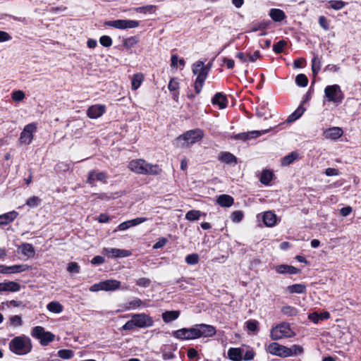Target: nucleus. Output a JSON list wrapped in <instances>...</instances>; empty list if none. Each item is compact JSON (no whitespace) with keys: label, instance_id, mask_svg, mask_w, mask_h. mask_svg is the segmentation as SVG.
Here are the masks:
<instances>
[{"label":"nucleus","instance_id":"nucleus-1","mask_svg":"<svg viewBox=\"0 0 361 361\" xmlns=\"http://www.w3.org/2000/svg\"><path fill=\"white\" fill-rule=\"evenodd\" d=\"M9 350L16 355L28 354L32 348L31 339L25 335L14 337L8 344Z\"/></svg>","mask_w":361,"mask_h":361},{"label":"nucleus","instance_id":"nucleus-2","mask_svg":"<svg viewBox=\"0 0 361 361\" xmlns=\"http://www.w3.org/2000/svg\"><path fill=\"white\" fill-rule=\"evenodd\" d=\"M128 168L138 174L157 175L161 171L158 165L149 164L144 159L132 160L128 164Z\"/></svg>","mask_w":361,"mask_h":361},{"label":"nucleus","instance_id":"nucleus-3","mask_svg":"<svg viewBox=\"0 0 361 361\" xmlns=\"http://www.w3.org/2000/svg\"><path fill=\"white\" fill-rule=\"evenodd\" d=\"M192 73L197 75L195 81L194 87L197 94H199L203 87L204 82L206 80L209 68L204 66V62L198 61L192 65Z\"/></svg>","mask_w":361,"mask_h":361},{"label":"nucleus","instance_id":"nucleus-4","mask_svg":"<svg viewBox=\"0 0 361 361\" xmlns=\"http://www.w3.org/2000/svg\"><path fill=\"white\" fill-rule=\"evenodd\" d=\"M204 136V133L200 129H195L185 132L177 138V142H181L182 147H188L201 140Z\"/></svg>","mask_w":361,"mask_h":361},{"label":"nucleus","instance_id":"nucleus-5","mask_svg":"<svg viewBox=\"0 0 361 361\" xmlns=\"http://www.w3.org/2000/svg\"><path fill=\"white\" fill-rule=\"evenodd\" d=\"M295 334L291 330L289 324L286 323L280 324L271 329L270 337L272 340L276 341L283 338H291Z\"/></svg>","mask_w":361,"mask_h":361},{"label":"nucleus","instance_id":"nucleus-6","mask_svg":"<svg viewBox=\"0 0 361 361\" xmlns=\"http://www.w3.org/2000/svg\"><path fill=\"white\" fill-rule=\"evenodd\" d=\"M324 94L327 100L333 103H341L343 93L338 85H327L324 89Z\"/></svg>","mask_w":361,"mask_h":361},{"label":"nucleus","instance_id":"nucleus-7","mask_svg":"<svg viewBox=\"0 0 361 361\" xmlns=\"http://www.w3.org/2000/svg\"><path fill=\"white\" fill-rule=\"evenodd\" d=\"M31 335L39 339L42 345H47L54 339V335L52 333L45 331L44 329L40 326L34 327L31 331Z\"/></svg>","mask_w":361,"mask_h":361},{"label":"nucleus","instance_id":"nucleus-8","mask_svg":"<svg viewBox=\"0 0 361 361\" xmlns=\"http://www.w3.org/2000/svg\"><path fill=\"white\" fill-rule=\"evenodd\" d=\"M106 25L124 30V29H128V28H135L139 26L140 23L137 20H111L106 22L105 23Z\"/></svg>","mask_w":361,"mask_h":361},{"label":"nucleus","instance_id":"nucleus-9","mask_svg":"<svg viewBox=\"0 0 361 361\" xmlns=\"http://www.w3.org/2000/svg\"><path fill=\"white\" fill-rule=\"evenodd\" d=\"M267 353L280 357H288V348L278 343H271L266 347Z\"/></svg>","mask_w":361,"mask_h":361},{"label":"nucleus","instance_id":"nucleus-10","mask_svg":"<svg viewBox=\"0 0 361 361\" xmlns=\"http://www.w3.org/2000/svg\"><path fill=\"white\" fill-rule=\"evenodd\" d=\"M132 319L136 327L146 328L152 326L154 324L152 318L144 313L135 314L132 316Z\"/></svg>","mask_w":361,"mask_h":361},{"label":"nucleus","instance_id":"nucleus-11","mask_svg":"<svg viewBox=\"0 0 361 361\" xmlns=\"http://www.w3.org/2000/svg\"><path fill=\"white\" fill-rule=\"evenodd\" d=\"M37 126L35 123L26 125L20 133V142L21 144L30 145L33 139V133L36 131Z\"/></svg>","mask_w":361,"mask_h":361},{"label":"nucleus","instance_id":"nucleus-12","mask_svg":"<svg viewBox=\"0 0 361 361\" xmlns=\"http://www.w3.org/2000/svg\"><path fill=\"white\" fill-rule=\"evenodd\" d=\"M195 326L192 328H183L172 333L173 336L180 340H192L197 338Z\"/></svg>","mask_w":361,"mask_h":361},{"label":"nucleus","instance_id":"nucleus-13","mask_svg":"<svg viewBox=\"0 0 361 361\" xmlns=\"http://www.w3.org/2000/svg\"><path fill=\"white\" fill-rule=\"evenodd\" d=\"M197 331V338L203 337H210L216 334L215 328L213 326L201 324L195 325Z\"/></svg>","mask_w":361,"mask_h":361},{"label":"nucleus","instance_id":"nucleus-14","mask_svg":"<svg viewBox=\"0 0 361 361\" xmlns=\"http://www.w3.org/2000/svg\"><path fill=\"white\" fill-rule=\"evenodd\" d=\"M102 254L109 257H127L131 255V252L128 250H121L118 248H104Z\"/></svg>","mask_w":361,"mask_h":361},{"label":"nucleus","instance_id":"nucleus-15","mask_svg":"<svg viewBox=\"0 0 361 361\" xmlns=\"http://www.w3.org/2000/svg\"><path fill=\"white\" fill-rule=\"evenodd\" d=\"M29 266L27 264H16L13 266H6L0 264V273L4 274L20 273L27 271Z\"/></svg>","mask_w":361,"mask_h":361},{"label":"nucleus","instance_id":"nucleus-16","mask_svg":"<svg viewBox=\"0 0 361 361\" xmlns=\"http://www.w3.org/2000/svg\"><path fill=\"white\" fill-rule=\"evenodd\" d=\"M106 111V106L103 104H95L90 106L87 111V115L90 118H97L102 116Z\"/></svg>","mask_w":361,"mask_h":361},{"label":"nucleus","instance_id":"nucleus-17","mask_svg":"<svg viewBox=\"0 0 361 361\" xmlns=\"http://www.w3.org/2000/svg\"><path fill=\"white\" fill-rule=\"evenodd\" d=\"M343 134V130L339 127H331L326 129L323 132V135L326 139L337 140Z\"/></svg>","mask_w":361,"mask_h":361},{"label":"nucleus","instance_id":"nucleus-18","mask_svg":"<svg viewBox=\"0 0 361 361\" xmlns=\"http://www.w3.org/2000/svg\"><path fill=\"white\" fill-rule=\"evenodd\" d=\"M269 131V130H253V131H250V132H247V133H239V134L236 135L235 138L239 139V140H247L249 139L259 137L262 135L266 134Z\"/></svg>","mask_w":361,"mask_h":361},{"label":"nucleus","instance_id":"nucleus-19","mask_svg":"<svg viewBox=\"0 0 361 361\" xmlns=\"http://www.w3.org/2000/svg\"><path fill=\"white\" fill-rule=\"evenodd\" d=\"M212 102L214 105H218L222 109L227 106L228 100L225 94L218 92L213 97Z\"/></svg>","mask_w":361,"mask_h":361},{"label":"nucleus","instance_id":"nucleus-20","mask_svg":"<svg viewBox=\"0 0 361 361\" xmlns=\"http://www.w3.org/2000/svg\"><path fill=\"white\" fill-rule=\"evenodd\" d=\"M20 289V285L14 281L0 283V293L4 291L17 292Z\"/></svg>","mask_w":361,"mask_h":361},{"label":"nucleus","instance_id":"nucleus-21","mask_svg":"<svg viewBox=\"0 0 361 361\" xmlns=\"http://www.w3.org/2000/svg\"><path fill=\"white\" fill-rule=\"evenodd\" d=\"M262 221L268 227H272L276 224V215L271 211L265 212L262 216Z\"/></svg>","mask_w":361,"mask_h":361},{"label":"nucleus","instance_id":"nucleus-22","mask_svg":"<svg viewBox=\"0 0 361 361\" xmlns=\"http://www.w3.org/2000/svg\"><path fill=\"white\" fill-rule=\"evenodd\" d=\"M275 271L278 274H295L298 272V269L295 268V267L287 265V264H281L278 265L274 267Z\"/></svg>","mask_w":361,"mask_h":361},{"label":"nucleus","instance_id":"nucleus-23","mask_svg":"<svg viewBox=\"0 0 361 361\" xmlns=\"http://www.w3.org/2000/svg\"><path fill=\"white\" fill-rule=\"evenodd\" d=\"M218 159L220 161L228 164H235L237 158L231 153L228 152H222L219 154Z\"/></svg>","mask_w":361,"mask_h":361},{"label":"nucleus","instance_id":"nucleus-24","mask_svg":"<svg viewBox=\"0 0 361 361\" xmlns=\"http://www.w3.org/2000/svg\"><path fill=\"white\" fill-rule=\"evenodd\" d=\"M18 215V213L15 211L0 215V226L6 225L12 222L17 218Z\"/></svg>","mask_w":361,"mask_h":361},{"label":"nucleus","instance_id":"nucleus-25","mask_svg":"<svg viewBox=\"0 0 361 361\" xmlns=\"http://www.w3.org/2000/svg\"><path fill=\"white\" fill-rule=\"evenodd\" d=\"M103 283V289L105 291H111L117 290L121 286V282L114 280V279H109L102 281Z\"/></svg>","mask_w":361,"mask_h":361},{"label":"nucleus","instance_id":"nucleus-26","mask_svg":"<svg viewBox=\"0 0 361 361\" xmlns=\"http://www.w3.org/2000/svg\"><path fill=\"white\" fill-rule=\"evenodd\" d=\"M330 317V314L328 312H323L320 314L314 312L310 314L308 318L314 324H317L320 320L328 319Z\"/></svg>","mask_w":361,"mask_h":361},{"label":"nucleus","instance_id":"nucleus-27","mask_svg":"<svg viewBox=\"0 0 361 361\" xmlns=\"http://www.w3.org/2000/svg\"><path fill=\"white\" fill-rule=\"evenodd\" d=\"M180 315L179 311L171 310L164 312L161 317L162 319L165 323H169L172 321L176 320Z\"/></svg>","mask_w":361,"mask_h":361},{"label":"nucleus","instance_id":"nucleus-28","mask_svg":"<svg viewBox=\"0 0 361 361\" xmlns=\"http://www.w3.org/2000/svg\"><path fill=\"white\" fill-rule=\"evenodd\" d=\"M217 203L221 207H231L233 204V198L228 195H221L216 200Z\"/></svg>","mask_w":361,"mask_h":361},{"label":"nucleus","instance_id":"nucleus-29","mask_svg":"<svg viewBox=\"0 0 361 361\" xmlns=\"http://www.w3.org/2000/svg\"><path fill=\"white\" fill-rule=\"evenodd\" d=\"M269 16L276 22H281L286 18L285 13L278 8H272L270 10Z\"/></svg>","mask_w":361,"mask_h":361},{"label":"nucleus","instance_id":"nucleus-30","mask_svg":"<svg viewBox=\"0 0 361 361\" xmlns=\"http://www.w3.org/2000/svg\"><path fill=\"white\" fill-rule=\"evenodd\" d=\"M144 80V75L142 73H136L133 76L132 81H131V87L132 90H137L141 84L142 83Z\"/></svg>","mask_w":361,"mask_h":361},{"label":"nucleus","instance_id":"nucleus-31","mask_svg":"<svg viewBox=\"0 0 361 361\" xmlns=\"http://www.w3.org/2000/svg\"><path fill=\"white\" fill-rule=\"evenodd\" d=\"M298 158V153L297 152H292L281 159V164L283 166H288L297 160Z\"/></svg>","mask_w":361,"mask_h":361},{"label":"nucleus","instance_id":"nucleus-32","mask_svg":"<svg viewBox=\"0 0 361 361\" xmlns=\"http://www.w3.org/2000/svg\"><path fill=\"white\" fill-rule=\"evenodd\" d=\"M304 111L305 109L301 105L299 106L298 109L288 117L287 123H290L295 121L302 116Z\"/></svg>","mask_w":361,"mask_h":361},{"label":"nucleus","instance_id":"nucleus-33","mask_svg":"<svg viewBox=\"0 0 361 361\" xmlns=\"http://www.w3.org/2000/svg\"><path fill=\"white\" fill-rule=\"evenodd\" d=\"M228 355L231 360L240 361L242 360L241 350L240 348H230L228 351Z\"/></svg>","mask_w":361,"mask_h":361},{"label":"nucleus","instance_id":"nucleus-34","mask_svg":"<svg viewBox=\"0 0 361 361\" xmlns=\"http://www.w3.org/2000/svg\"><path fill=\"white\" fill-rule=\"evenodd\" d=\"M20 250L22 253L28 257H31L35 255V249L33 246L29 243L23 244L20 246Z\"/></svg>","mask_w":361,"mask_h":361},{"label":"nucleus","instance_id":"nucleus-35","mask_svg":"<svg viewBox=\"0 0 361 361\" xmlns=\"http://www.w3.org/2000/svg\"><path fill=\"white\" fill-rule=\"evenodd\" d=\"M47 310L53 313H61L63 311V306L59 302L52 301L47 306Z\"/></svg>","mask_w":361,"mask_h":361},{"label":"nucleus","instance_id":"nucleus-36","mask_svg":"<svg viewBox=\"0 0 361 361\" xmlns=\"http://www.w3.org/2000/svg\"><path fill=\"white\" fill-rule=\"evenodd\" d=\"M321 66V59L317 56H314L312 60V71L314 76H316L320 71Z\"/></svg>","mask_w":361,"mask_h":361},{"label":"nucleus","instance_id":"nucleus-37","mask_svg":"<svg viewBox=\"0 0 361 361\" xmlns=\"http://www.w3.org/2000/svg\"><path fill=\"white\" fill-rule=\"evenodd\" d=\"M287 289L290 293H303L306 290L305 286L300 283L289 286Z\"/></svg>","mask_w":361,"mask_h":361},{"label":"nucleus","instance_id":"nucleus-38","mask_svg":"<svg viewBox=\"0 0 361 361\" xmlns=\"http://www.w3.org/2000/svg\"><path fill=\"white\" fill-rule=\"evenodd\" d=\"M269 24H270L269 21H262L260 23H255L251 27L250 32H257L258 30H264L268 27Z\"/></svg>","mask_w":361,"mask_h":361},{"label":"nucleus","instance_id":"nucleus-39","mask_svg":"<svg viewBox=\"0 0 361 361\" xmlns=\"http://www.w3.org/2000/svg\"><path fill=\"white\" fill-rule=\"evenodd\" d=\"M202 215V213L199 210H190L185 214V219L188 221H196L198 220Z\"/></svg>","mask_w":361,"mask_h":361},{"label":"nucleus","instance_id":"nucleus-40","mask_svg":"<svg viewBox=\"0 0 361 361\" xmlns=\"http://www.w3.org/2000/svg\"><path fill=\"white\" fill-rule=\"evenodd\" d=\"M273 173L268 170H264L262 171L260 181L262 183L267 185L272 180Z\"/></svg>","mask_w":361,"mask_h":361},{"label":"nucleus","instance_id":"nucleus-41","mask_svg":"<svg viewBox=\"0 0 361 361\" xmlns=\"http://www.w3.org/2000/svg\"><path fill=\"white\" fill-rule=\"evenodd\" d=\"M142 304H143V302L140 299L134 298L133 300H132L127 304V305L126 307V310H135V309L140 307L141 305H142Z\"/></svg>","mask_w":361,"mask_h":361},{"label":"nucleus","instance_id":"nucleus-42","mask_svg":"<svg viewBox=\"0 0 361 361\" xmlns=\"http://www.w3.org/2000/svg\"><path fill=\"white\" fill-rule=\"evenodd\" d=\"M328 4L331 8L336 11L342 9L346 4L345 2L340 0H331Z\"/></svg>","mask_w":361,"mask_h":361},{"label":"nucleus","instance_id":"nucleus-43","mask_svg":"<svg viewBox=\"0 0 361 361\" xmlns=\"http://www.w3.org/2000/svg\"><path fill=\"white\" fill-rule=\"evenodd\" d=\"M178 64L181 66V69L185 66V61L183 59H179L177 55H172L171 59V66L174 68L178 67Z\"/></svg>","mask_w":361,"mask_h":361},{"label":"nucleus","instance_id":"nucleus-44","mask_svg":"<svg viewBox=\"0 0 361 361\" xmlns=\"http://www.w3.org/2000/svg\"><path fill=\"white\" fill-rule=\"evenodd\" d=\"M138 42L139 40L136 37H130L124 39L123 46L126 49H130L135 47L138 43Z\"/></svg>","mask_w":361,"mask_h":361},{"label":"nucleus","instance_id":"nucleus-45","mask_svg":"<svg viewBox=\"0 0 361 361\" xmlns=\"http://www.w3.org/2000/svg\"><path fill=\"white\" fill-rule=\"evenodd\" d=\"M281 312L284 314L289 316V317L295 316L298 313V311L297 310L296 308L289 306V305L283 307L281 309Z\"/></svg>","mask_w":361,"mask_h":361},{"label":"nucleus","instance_id":"nucleus-46","mask_svg":"<svg viewBox=\"0 0 361 361\" xmlns=\"http://www.w3.org/2000/svg\"><path fill=\"white\" fill-rule=\"evenodd\" d=\"M288 357L300 355L303 353V348L298 345H293L291 348H288Z\"/></svg>","mask_w":361,"mask_h":361},{"label":"nucleus","instance_id":"nucleus-47","mask_svg":"<svg viewBox=\"0 0 361 361\" xmlns=\"http://www.w3.org/2000/svg\"><path fill=\"white\" fill-rule=\"evenodd\" d=\"M9 324L14 327H19L23 325L22 318L19 315H14L10 317Z\"/></svg>","mask_w":361,"mask_h":361},{"label":"nucleus","instance_id":"nucleus-48","mask_svg":"<svg viewBox=\"0 0 361 361\" xmlns=\"http://www.w3.org/2000/svg\"><path fill=\"white\" fill-rule=\"evenodd\" d=\"M295 82L298 86L306 87L308 83V79L305 74H299L296 76Z\"/></svg>","mask_w":361,"mask_h":361},{"label":"nucleus","instance_id":"nucleus-49","mask_svg":"<svg viewBox=\"0 0 361 361\" xmlns=\"http://www.w3.org/2000/svg\"><path fill=\"white\" fill-rule=\"evenodd\" d=\"M185 262L190 265L197 264L199 262V255L195 253L187 255Z\"/></svg>","mask_w":361,"mask_h":361},{"label":"nucleus","instance_id":"nucleus-50","mask_svg":"<svg viewBox=\"0 0 361 361\" xmlns=\"http://www.w3.org/2000/svg\"><path fill=\"white\" fill-rule=\"evenodd\" d=\"M41 203V199L37 196H32L26 201V204L30 207H36Z\"/></svg>","mask_w":361,"mask_h":361},{"label":"nucleus","instance_id":"nucleus-51","mask_svg":"<svg viewBox=\"0 0 361 361\" xmlns=\"http://www.w3.org/2000/svg\"><path fill=\"white\" fill-rule=\"evenodd\" d=\"M25 97V94L22 90H16L13 92L11 98L14 102H21Z\"/></svg>","mask_w":361,"mask_h":361},{"label":"nucleus","instance_id":"nucleus-52","mask_svg":"<svg viewBox=\"0 0 361 361\" xmlns=\"http://www.w3.org/2000/svg\"><path fill=\"white\" fill-rule=\"evenodd\" d=\"M245 324H246V327L247 328V329L249 331H254V332L257 331L259 323L257 320H254V319L248 320L245 322Z\"/></svg>","mask_w":361,"mask_h":361},{"label":"nucleus","instance_id":"nucleus-53","mask_svg":"<svg viewBox=\"0 0 361 361\" xmlns=\"http://www.w3.org/2000/svg\"><path fill=\"white\" fill-rule=\"evenodd\" d=\"M59 356L65 360L71 359L73 356V352L71 350L63 349L58 352Z\"/></svg>","mask_w":361,"mask_h":361},{"label":"nucleus","instance_id":"nucleus-54","mask_svg":"<svg viewBox=\"0 0 361 361\" xmlns=\"http://www.w3.org/2000/svg\"><path fill=\"white\" fill-rule=\"evenodd\" d=\"M286 45V42L284 40H280L273 47V50L276 54H280L283 51L284 47Z\"/></svg>","mask_w":361,"mask_h":361},{"label":"nucleus","instance_id":"nucleus-55","mask_svg":"<svg viewBox=\"0 0 361 361\" xmlns=\"http://www.w3.org/2000/svg\"><path fill=\"white\" fill-rule=\"evenodd\" d=\"M99 42L105 47H109L112 44V39L109 36L103 35L100 37Z\"/></svg>","mask_w":361,"mask_h":361},{"label":"nucleus","instance_id":"nucleus-56","mask_svg":"<svg viewBox=\"0 0 361 361\" xmlns=\"http://www.w3.org/2000/svg\"><path fill=\"white\" fill-rule=\"evenodd\" d=\"M243 217V213L241 211H235L231 214V219L233 222H240Z\"/></svg>","mask_w":361,"mask_h":361},{"label":"nucleus","instance_id":"nucleus-57","mask_svg":"<svg viewBox=\"0 0 361 361\" xmlns=\"http://www.w3.org/2000/svg\"><path fill=\"white\" fill-rule=\"evenodd\" d=\"M151 283V281L147 278H140L136 281V284L139 286L147 288L149 287Z\"/></svg>","mask_w":361,"mask_h":361},{"label":"nucleus","instance_id":"nucleus-58","mask_svg":"<svg viewBox=\"0 0 361 361\" xmlns=\"http://www.w3.org/2000/svg\"><path fill=\"white\" fill-rule=\"evenodd\" d=\"M179 88V83L175 78L171 79L168 85V89L170 91H176Z\"/></svg>","mask_w":361,"mask_h":361},{"label":"nucleus","instance_id":"nucleus-59","mask_svg":"<svg viewBox=\"0 0 361 361\" xmlns=\"http://www.w3.org/2000/svg\"><path fill=\"white\" fill-rule=\"evenodd\" d=\"M67 269L70 273H78L80 270V267L76 262H70L68 264Z\"/></svg>","mask_w":361,"mask_h":361},{"label":"nucleus","instance_id":"nucleus-60","mask_svg":"<svg viewBox=\"0 0 361 361\" xmlns=\"http://www.w3.org/2000/svg\"><path fill=\"white\" fill-rule=\"evenodd\" d=\"M147 220L145 217H137L131 220H129L131 227L137 226L142 223L145 222Z\"/></svg>","mask_w":361,"mask_h":361},{"label":"nucleus","instance_id":"nucleus-61","mask_svg":"<svg viewBox=\"0 0 361 361\" xmlns=\"http://www.w3.org/2000/svg\"><path fill=\"white\" fill-rule=\"evenodd\" d=\"M319 25L324 28L325 30H327L329 29V24L327 23V20L324 16H320L319 18Z\"/></svg>","mask_w":361,"mask_h":361},{"label":"nucleus","instance_id":"nucleus-62","mask_svg":"<svg viewBox=\"0 0 361 361\" xmlns=\"http://www.w3.org/2000/svg\"><path fill=\"white\" fill-rule=\"evenodd\" d=\"M325 174L327 176H338L339 172L336 169L334 168H328L325 170Z\"/></svg>","mask_w":361,"mask_h":361},{"label":"nucleus","instance_id":"nucleus-63","mask_svg":"<svg viewBox=\"0 0 361 361\" xmlns=\"http://www.w3.org/2000/svg\"><path fill=\"white\" fill-rule=\"evenodd\" d=\"M135 326L133 319L131 318L130 320L128 321L122 327V329L125 331L131 330L133 329Z\"/></svg>","mask_w":361,"mask_h":361},{"label":"nucleus","instance_id":"nucleus-64","mask_svg":"<svg viewBox=\"0 0 361 361\" xmlns=\"http://www.w3.org/2000/svg\"><path fill=\"white\" fill-rule=\"evenodd\" d=\"M11 39V36L6 32L0 31V42L9 41Z\"/></svg>","mask_w":361,"mask_h":361}]
</instances>
